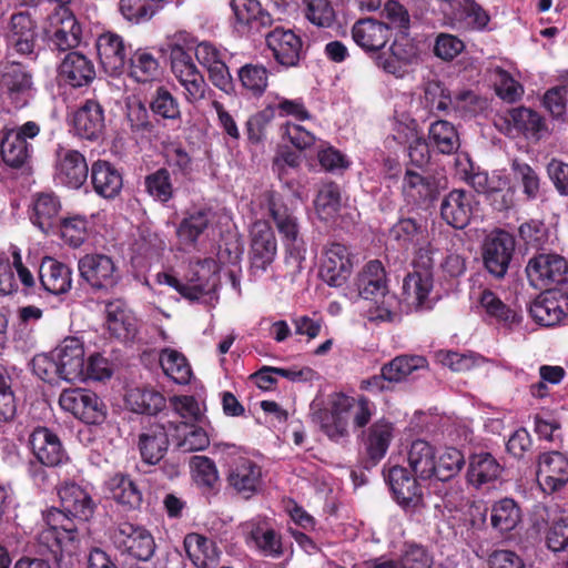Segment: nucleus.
<instances>
[{
    "instance_id": "obj_1",
    "label": "nucleus",
    "mask_w": 568,
    "mask_h": 568,
    "mask_svg": "<svg viewBox=\"0 0 568 568\" xmlns=\"http://www.w3.org/2000/svg\"><path fill=\"white\" fill-rule=\"evenodd\" d=\"M58 495L61 508L52 507L43 513L44 527L38 535L41 554H51L57 568H72L73 555L80 544V523L88 520L94 510L90 495L75 484H65Z\"/></svg>"
},
{
    "instance_id": "obj_2",
    "label": "nucleus",
    "mask_w": 568,
    "mask_h": 568,
    "mask_svg": "<svg viewBox=\"0 0 568 568\" xmlns=\"http://www.w3.org/2000/svg\"><path fill=\"white\" fill-rule=\"evenodd\" d=\"M170 69L182 89L186 103L197 104L206 98L209 85L193 58L179 43L170 45Z\"/></svg>"
},
{
    "instance_id": "obj_3",
    "label": "nucleus",
    "mask_w": 568,
    "mask_h": 568,
    "mask_svg": "<svg viewBox=\"0 0 568 568\" xmlns=\"http://www.w3.org/2000/svg\"><path fill=\"white\" fill-rule=\"evenodd\" d=\"M357 295L364 300L373 301L378 307L376 314L371 320L386 321L390 320V305H394L395 297L389 294L386 284V273L382 262L377 260L369 261L358 273L354 283Z\"/></svg>"
},
{
    "instance_id": "obj_4",
    "label": "nucleus",
    "mask_w": 568,
    "mask_h": 568,
    "mask_svg": "<svg viewBox=\"0 0 568 568\" xmlns=\"http://www.w3.org/2000/svg\"><path fill=\"white\" fill-rule=\"evenodd\" d=\"M49 44L53 50L68 51L75 49L82 38V28L71 9L54 7L49 13L44 26Z\"/></svg>"
},
{
    "instance_id": "obj_5",
    "label": "nucleus",
    "mask_w": 568,
    "mask_h": 568,
    "mask_svg": "<svg viewBox=\"0 0 568 568\" xmlns=\"http://www.w3.org/2000/svg\"><path fill=\"white\" fill-rule=\"evenodd\" d=\"M515 247V237L504 230H495L484 239L481 245L484 267L496 280L506 276Z\"/></svg>"
},
{
    "instance_id": "obj_6",
    "label": "nucleus",
    "mask_w": 568,
    "mask_h": 568,
    "mask_svg": "<svg viewBox=\"0 0 568 568\" xmlns=\"http://www.w3.org/2000/svg\"><path fill=\"white\" fill-rule=\"evenodd\" d=\"M264 205L274 221L284 245L291 253L300 254L304 245L300 225L296 216L283 202L282 196L275 192H266L264 194Z\"/></svg>"
},
{
    "instance_id": "obj_7",
    "label": "nucleus",
    "mask_w": 568,
    "mask_h": 568,
    "mask_svg": "<svg viewBox=\"0 0 568 568\" xmlns=\"http://www.w3.org/2000/svg\"><path fill=\"white\" fill-rule=\"evenodd\" d=\"M171 430H179V427L174 426V420L164 416L159 420L143 425L138 442L143 462L155 465L164 457L169 448V433Z\"/></svg>"
},
{
    "instance_id": "obj_8",
    "label": "nucleus",
    "mask_w": 568,
    "mask_h": 568,
    "mask_svg": "<svg viewBox=\"0 0 568 568\" xmlns=\"http://www.w3.org/2000/svg\"><path fill=\"white\" fill-rule=\"evenodd\" d=\"M80 276L93 291L108 292L115 287L121 278L113 260L104 254H87L79 260Z\"/></svg>"
},
{
    "instance_id": "obj_9",
    "label": "nucleus",
    "mask_w": 568,
    "mask_h": 568,
    "mask_svg": "<svg viewBox=\"0 0 568 568\" xmlns=\"http://www.w3.org/2000/svg\"><path fill=\"white\" fill-rule=\"evenodd\" d=\"M59 404L65 412L87 424H100L105 418V407L100 398L92 392L84 388L64 389Z\"/></svg>"
},
{
    "instance_id": "obj_10",
    "label": "nucleus",
    "mask_w": 568,
    "mask_h": 568,
    "mask_svg": "<svg viewBox=\"0 0 568 568\" xmlns=\"http://www.w3.org/2000/svg\"><path fill=\"white\" fill-rule=\"evenodd\" d=\"M266 48L277 64L295 68L304 57L303 41L293 30L276 27L265 34Z\"/></svg>"
},
{
    "instance_id": "obj_11",
    "label": "nucleus",
    "mask_w": 568,
    "mask_h": 568,
    "mask_svg": "<svg viewBox=\"0 0 568 568\" xmlns=\"http://www.w3.org/2000/svg\"><path fill=\"white\" fill-rule=\"evenodd\" d=\"M226 483L236 495L250 499L262 490V468L248 458H236L229 467Z\"/></svg>"
},
{
    "instance_id": "obj_12",
    "label": "nucleus",
    "mask_w": 568,
    "mask_h": 568,
    "mask_svg": "<svg viewBox=\"0 0 568 568\" xmlns=\"http://www.w3.org/2000/svg\"><path fill=\"white\" fill-rule=\"evenodd\" d=\"M529 283L538 290L562 283L568 273L567 261L556 254H539L529 260L526 266Z\"/></svg>"
},
{
    "instance_id": "obj_13",
    "label": "nucleus",
    "mask_w": 568,
    "mask_h": 568,
    "mask_svg": "<svg viewBox=\"0 0 568 568\" xmlns=\"http://www.w3.org/2000/svg\"><path fill=\"white\" fill-rule=\"evenodd\" d=\"M85 158L77 150L59 145L55 151L54 180L68 187L79 189L88 179Z\"/></svg>"
},
{
    "instance_id": "obj_14",
    "label": "nucleus",
    "mask_w": 568,
    "mask_h": 568,
    "mask_svg": "<svg viewBox=\"0 0 568 568\" xmlns=\"http://www.w3.org/2000/svg\"><path fill=\"white\" fill-rule=\"evenodd\" d=\"M114 545L140 560H149L155 551L154 538L145 528L121 523L113 534Z\"/></svg>"
},
{
    "instance_id": "obj_15",
    "label": "nucleus",
    "mask_w": 568,
    "mask_h": 568,
    "mask_svg": "<svg viewBox=\"0 0 568 568\" xmlns=\"http://www.w3.org/2000/svg\"><path fill=\"white\" fill-rule=\"evenodd\" d=\"M250 261L251 266L258 271L274 262L277 253V242L272 227L264 221H256L251 227Z\"/></svg>"
},
{
    "instance_id": "obj_16",
    "label": "nucleus",
    "mask_w": 568,
    "mask_h": 568,
    "mask_svg": "<svg viewBox=\"0 0 568 568\" xmlns=\"http://www.w3.org/2000/svg\"><path fill=\"white\" fill-rule=\"evenodd\" d=\"M536 476L545 491L554 493L568 483V458L560 452L551 450L539 454Z\"/></svg>"
},
{
    "instance_id": "obj_17",
    "label": "nucleus",
    "mask_w": 568,
    "mask_h": 568,
    "mask_svg": "<svg viewBox=\"0 0 568 568\" xmlns=\"http://www.w3.org/2000/svg\"><path fill=\"white\" fill-rule=\"evenodd\" d=\"M60 379L68 383L84 381V347L77 337L64 338L54 349Z\"/></svg>"
},
{
    "instance_id": "obj_18",
    "label": "nucleus",
    "mask_w": 568,
    "mask_h": 568,
    "mask_svg": "<svg viewBox=\"0 0 568 568\" xmlns=\"http://www.w3.org/2000/svg\"><path fill=\"white\" fill-rule=\"evenodd\" d=\"M36 22L29 12L13 13L4 30L9 48L22 55H31L37 42Z\"/></svg>"
},
{
    "instance_id": "obj_19",
    "label": "nucleus",
    "mask_w": 568,
    "mask_h": 568,
    "mask_svg": "<svg viewBox=\"0 0 568 568\" xmlns=\"http://www.w3.org/2000/svg\"><path fill=\"white\" fill-rule=\"evenodd\" d=\"M353 263L348 248L339 243L329 244L323 254L320 274L329 286H342L351 275Z\"/></svg>"
},
{
    "instance_id": "obj_20",
    "label": "nucleus",
    "mask_w": 568,
    "mask_h": 568,
    "mask_svg": "<svg viewBox=\"0 0 568 568\" xmlns=\"http://www.w3.org/2000/svg\"><path fill=\"white\" fill-rule=\"evenodd\" d=\"M29 446L43 466L55 467L68 459L60 438L47 427H38L30 434Z\"/></svg>"
},
{
    "instance_id": "obj_21",
    "label": "nucleus",
    "mask_w": 568,
    "mask_h": 568,
    "mask_svg": "<svg viewBox=\"0 0 568 568\" xmlns=\"http://www.w3.org/2000/svg\"><path fill=\"white\" fill-rule=\"evenodd\" d=\"M530 316L540 325L555 326L568 317V295L547 292L529 306Z\"/></svg>"
},
{
    "instance_id": "obj_22",
    "label": "nucleus",
    "mask_w": 568,
    "mask_h": 568,
    "mask_svg": "<svg viewBox=\"0 0 568 568\" xmlns=\"http://www.w3.org/2000/svg\"><path fill=\"white\" fill-rule=\"evenodd\" d=\"M387 483L399 505L415 509L423 503V491L417 478L412 477L403 466L395 465L387 470Z\"/></svg>"
},
{
    "instance_id": "obj_23",
    "label": "nucleus",
    "mask_w": 568,
    "mask_h": 568,
    "mask_svg": "<svg viewBox=\"0 0 568 568\" xmlns=\"http://www.w3.org/2000/svg\"><path fill=\"white\" fill-rule=\"evenodd\" d=\"M72 123L80 138L95 141L105 129L104 109L97 100H87L74 112Z\"/></svg>"
},
{
    "instance_id": "obj_24",
    "label": "nucleus",
    "mask_w": 568,
    "mask_h": 568,
    "mask_svg": "<svg viewBox=\"0 0 568 568\" xmlns=\"http://www.w3.org/2000/svg\"><path fill=\"white\" fill-rule=\"evenodd\" d=\"M390 27L374 18L356 21L352 28V37L357 45L365 51H378L390 38Z\"/></svg>"
},
{
    "instance_id": "obj_25",
    "label": "nucleus",
    "mask_w": 568,
    "mask_h": 568,
    "mask_svg": "<svg viewBox=\"0 0 568 568\" xmlns=\"http://www.w3.org/2000/svg\"><path fill=\"white\" fill-rule=\"evenodd\" d=\"M59 78L72 88L88 85L95 78L94 64L84 54L72 51L60 63Z\"/></svg>"
},
{
    "instance_id": "obj_26",
    "label": "nucleus",
    "mask_w": 568,
    "mask_h": 568,
    "mask_svg": "<svg viewBox=\"0 0 568 568\" xmlns=\"http://www.w3.org/2000/svg\"><path fill=\"white\" fill-rule=\"evenodd\" d=\"M32 74L20 63L7 64L0 74V91L16 103L23 104L32 90Z\"/></svg>"
},
{
    "instance_id": "obj_27",
    "label": "nucleus",
    "mask_w": 568,
    "mask_h": 568,
    "mask_svg": "<svg viewBox=\"0 0 568 568\" xmlns=\"http://www.w3.org/2000/svg\"><path fill=\"white\" fill-rule=\"evenodd\" d=\"M97 51L100 62L110 74L120 73L126 60V50L123 39L113 32H105L97 40Z\"/></svg>"
},
{
    "instance_id": "obj_28",
    "label": "nucleus",
    "mask_w": 568,
    "mask_h": 568,
    "mask_svg": "<svg viewBox=\"0 0 568 568\" xmlns=\"http://www.w3.org/2000/svg\"><path fill=\"white\" fill-rule=\"evenodd\" d=\"M403 193L409 203L420 204L433 201L439 190L438 181L430 174H422L414 170L405 172Z\"/></svg>"
},
{
    "instance_id": "obj_29",
    "label": "nucleus",
    "mask_w": 568,
    "mask_h": 568,
    "mask_svg": "<svg viewBox=\"0 0 568 568\" xmlns=\"http://www.w3.org/2000/svg\"><path fill=\"white\" fill-rule=\"evenodd\" d=\"M443 220L455 229H464L471 217V197L463 190L449 192L442 202Z\"/></svg>"
},
{
    "instance_id": "obj_30",
    "label": "nucleus",
    "mask_w": 568,
    "mask_h": 568,
    "mask_svg": "<svg viewBox=\"0 0 568 568\" xmlns=\"http://www.w3.org/2000/svg\"><path fill=\"white\" fill-rule=\"evenodd\" d=\"M407 463L417 479H435L436 449L428 442L414 440L407 450Z\"/></svg>"
},
{
    "instance_id": "obj_31",
    "label": "nucleus",
    "mask_w": 568,
    "mask_h": 568,
    "mask_svg": "<svg viewBox=\"0 0 568 568\" xmlns=\"http://www.w3.org/2000/svg\"><path fill=\"white\" fill-rule=\"evenodd\" d=\"M231 8L239 24L247 31L261 32L273 24L271 14L257 0H232Z\"/></svg>"
},
{
    "instance_id": "obj_32",
    "label": "nucleus",
    "mask_w": 568,
    "mask_h": 568,
    "mask_svg": "<svg viewBox=\"0 0 568 568\" xmlns=\"http://www.w3.org/2000/svg\"><path fill=\"white\" fill-rule=\"evenodd\" d=\"M39 278L43 288L55 295L67 293L72 284L71 270L50 256L43 257L39 267Z\"/></svg>"
},
{
    "instance_id": "obj_33",
    "label": "nucleus",
    "mask_w": 568,
    "mask_h": 568,
    "mask_svg": "<svg viewBox=\"0 0 568 568\" xmlns=\"http://www.w3.org/2000/svg\"><path fill=\"white\" fill-rule=\"evenodd\" d=\"M429 237L427 223L423 219H399L389 230V239L404 250L425 243Z\"/></svg>"
},
{
    "instance_id": "obj_34",
    "label": "nucleus",
    "mask_w": 568,
    "mask_h": 568,
    "mask_svg": "<svg viewBox=\"0 0 568 568\" xmlns=\"http://www.w3.org/2000/svg\"><path fill=\"white\" fill-rule=\"evenodd\" d=\"M214 219L211 207L191 209L176 229V235L182 244L195 245L199 236L209 227Z\"/></svg>"
},
{
    "instance_id": "obj_35",
    "label": "nucleus",
    "mask_w": 568,
    "mask_h": 568,
    "mask_svg": "<svg viewBox=\"0 0 568 568\" xmlns=\"http://www.w3.org/2000/svg\"><path fill=\"white\" fill-rule=\"evenodd\" d=\"M394 438V426L385 418L372 424L364 437V445L369 459L376 464L385 457Z\"/></svg>"
},
{
    "instance_id": "obj_36",
    "label": "nucleus",
    "mask_w": 568,
    "mask_h": 568,
    "mask_svg": "<svg viewBox=\"0 0 568 568\" xmlns=\"http://www.w3.org/2000/svg\"><path fill=\"white\" fill-rule=\"evenodd\" d=\"M91 180L94 191L105 199H114L123 186L121 173L108 161L92 164Z\"/></svg>"
},
{
    "instance_id": "obj_37",
    "label": "nucleus",
    "mask_w": 568,
    "mask_h": 568,
    "mask_svg": "<svg viewBox=\"0 0 568 568\" xmlns=\"http://www.w3.org/2000/svg\"><path fill=\"white\" fill-rule=\"evenodd\" d=\"M503 468L489 453L473 455L467 470L468 483L479 488L495 483L501 475Z\"/></svg>"
},
{
    "instance_id": "obj_38",
    "label": "nucleus",
    "mask_w": 568,
    "mask_h": 568,
    "mask_svg": "<svg viewBox=\"0 0 568 568\" xmlns=\"http://www.w3.org/2000/svg\"><path fill=\"white\" fill-rule=\"evenodd\" d=\"M184 548L187 557L196 568H213L219 558L213 540L192 532L184 538Z\"/></svg>"
},
{
    "instance_id": "obj_39",
    "label": "nucleus",
    "mask_w": 568,
    "mask_h": 568,
    "mask_svg": "<svg viewBox=\"0 0 568 568\" xmlns=\"http://www.w3.org/2000/svg\"><path fill=\"white\" fill-rule=\"evenodd\" d=\"M479 306L485 315L501 324L505 327L513 328L521 322V315L506 305L494 292L485 290L480 293Z\"/></svg>"
},
{
    "instance_id": "obj_40",
    "label": "nucleus",
    "mask_w": 568,
    "mask_h": 568,
    "mask_svg": "<svg viewBox=\"0 0 568 568\" xmlns=\"http://www.w3.org/2000/svg\"><path fill=\"white\" fill-rule=\"evenodd\" d=\"M105 323L108 329L118 337H128L135 332V318L126 303L116 298L105 303Z\"/></svg>"
},
{
    "instance_id": "obj_41",
    "label": "nucleus",
    "mask_w": 568,
    "mask_h": 568,
    "mask_svg": "<svg viewBox=\"0 0 568 568\" xmlns=\"http://www.w3.org/2000/svg\"><path fill=\"white\" fill-rule=\"evenodd\" d=\"M336 412L349 415L355 428L365 427L376 412V406L366 397L354 398L339 394L335 397Z\"/></svg>"
},
{
    "instance_id": "obj_42",
    "label": "nucleus",
    "mask_w": 568,
    "mask_h": 568,
    "mask_svg": "<svg viewBox=\"0 0 568 568\" xmlns=\"http://www.w3.org/2000/svg\"><path fill=\"white\" fill-rule=\"evenodd\" d=\"M248 528L251 539L264 556L280 558L284 554L281 535L265 521L252 520Z\"/></svg>"
},
{
    "instance_id": "obj_43",
    "label": "nucleus",
    "mask_w": 568,
    "mask_h": 568,
    "mask_svg": "<svg viewBox=\"0 0 568 568\" xmlns=\"http://www.w3.org/2000/svg\"><path fill=\"white\" fill-rule=\"evenodd\" d=\"M433 288V275L430 272H413L406 275L403 282V294L408 305L415 308H428L425 305Z\"/></svg>"
},
{
    "instance_id": "obj_44",
    "label": "nucleus",
    "mask_w": 568,
    "mask_h": 568,
    "mask_svg": "<svg viewBox=\"0 0 568 568\" xmlns=\"http://www.w3.org/2000/svg\"><path fill=\"white\" fill-rule=\"evenodd\" d=\"M190 466L196 486L204 494L215 495L220 487V476L215 463L206 456H193Z\"/></svg>"
},
{
    "instance_id": "obj_45",
    "label": "nucleus",
    "mask_w": 568,
    "mask_h": 568,
    "mask_svg": "<svg viewBox=\"0 0 568 568\" xmlns=\"http://www.w3.org/2000/svg\"><path fill=\"white\" fill-rule=\"evenodd\" d=\"M60 202L52 193H39L33 199L31 221L42 232H48L60 212Z\"/></svg>"
},
{
    "instance_id": "obj_46",
    "label": "nucleus",
    "mask_w": 568,
    "mask_h": 568,
    "mask_svg": "<svg viewBox=\"0 0 568 568\" xmlns=\"http://www.w3.org/2000/svg\"><path fill=\"white\" fill-rule=\"evenodd\" d=\"M0 151L3 162L13 169L24 166L31 156L30 143L13 132L6 133Z\"/></svg>"
},
{
    "instance_id": "obj_47",
    "label": "nucleus",
    "mask_w": 568,
    "mask_h": 568,
    "mask_svg": "<svg viewBox=\"0 0 568 568\" xmlns=\"http://www.w3.org/2000/svg\"><path fill=\"white\" fill-rule=\"evenodd\" d=\"M112 498L129 509H136L142 504V491L128 476L115 475L109 481Z\"/></svg>"
},
{
    "instance_id": "obj_48",
    "label": "nucleus",
    "mask_w": 568,
    "mask_h": 568,
    "mask_svg": "<svg viewBox=\"0 0 568 568\" xmlns=\"http://www.w3.org/2000/svg\"><path fill=\"white\" fill-rule=\"evenodd\" d=\"M170 407L182 419L180 424L174 422V426L179 427V430H174L175 433L189 428V425L194 423H201L204 417L200 403L193 396H173L170 398Z\"/></svg>"
},
{
    "instance_id": "obj_49",
    "label": "nucleus",
    "mask_w": 568,
    "mask_h": 568,
    "mask_svg": "<svg viewBox=\"0 0 568 568\" xmlns=\"http://www.w3.org/2000/svg\"><path fill=\"white\" fill-rule=\"evenodd\" d=\"M428 140L444 154H452L459 148V136L455 126L445 120H438L430 124Z\"/></svg>"
},
{
    "instance_id": "obj_50",
    "label": "nucleus",
    "mask_w": 568,
    "mask_h": 568,
    "mask_svg": "<svg viewBox=\"0 0 568 568\" xmlns=\"http://www.w3.org/2000/svg\"><path fill=\"white\" fill-rule=\"evenodd\" d=\"M160 364L168 377L176 384H187L192 376L191 367L183 354L165 348L160 354Z\"/></svg>"
},
{
    "instance_id": "obj_51",
    "label": "nucleus",
    "mask_w": 568,
    "mask_h": 568,
    "mask_svg": "<svg viewBox=\"0 0 568 568\" xmlns=\"http://www.w3.org/2000/svg\"><path fill=\"white\" fill-rule=\"evenodd\" d=\"M427 361L423 356H397L385 364L384 376L388 383H400L418 369L426 368Z\"/></svg>"
},
{
    "instance_id": "obj_52",
    "label": "nucleus",
    "mask_w": 568,
    "mask_h": 568,
    "mask_svg": "<svg viewBox=\"0 0 568 568\" xmlns=\"http://www.w3.org/2000/svg\"><path fill=\"white\" fill-rule=\"evenodd\" d=\"M342 206V195L339 186L335 183L324 184L315 199V210L318 217L323 221L334 220Z\"/></svg>"
},
{
    "instance_id": "obj_53",
    "label": "nucleus",
    "mask_w": 568,
    "mask_h": 568,
    "mask_svg": "<svg viewBox=\"0 0 568 568\" xmlns=\"http://www.w3.org/2000/svg\"><path fill=\"white\" fill-rule=\"evenodd\" d=\"M131 409L139 414L155 415L165 406V398L154 389H132L126 395Z\"/></svg>"
},
{
    "instance_id": "obj_54",
    "label": "nucleus",
    "mask_w": 568,
    "mask_h": 568,
    "mask_svg": "<svg viewBox=\"0 0 568 568\" xmlns=\"http://www.w3.org/2000/svg\"><path fill=\"white\" fill-rule=\"evenodd\" d=\"M520 509L510 498L497 501L491 508V525L500 532L513 530L520 521Z\"/></svg>"
},
{
    "instance_id": "obj_55",
    "label": "nucleus",
    "mask_w": 568,
    "mask_h": 568,
    "mask_svg": "<svg viewBox=\"0 0 568 568\" xmlns=\"http://www.w3.org/2000/svg\"><path fill=\"white\" fill-rule=\"evenodd\" d=\"M150 110L163 120H180L181 109L178 99L164 87L160 85L150 99Z\"/></svg>"
},
{
    "instance_id": "obj_56",
    "label": "nucleus",
    "mask_w": 568,
    "mask_h": 568,
    "mask_svg": "<svg viewBox=\"0 0 568 568\" xmlns=\"http://www.w3.org/2000/svg\"><path fill=\"white\" fill-rule=\"evenodd\" d=\"M160 75L159 61L149 52L136 51L130 59V77L139 83H148Z\"/></svg>"
},
{
    "instance_id": "obj_57",
    "label": "nucleus",
    "mask_w": 568,
    "mask_h": 568,
    "mask_svg": "<svg viewBox=\"0 0 568 568\" xmlns=\"http://www.w3.org/2000/svg\"><path fill=\"white\" fill-rule=\"evenodd\" d=\"M242 87L253 97L262 95L268 85V70L262 64H245L239 70Z\"/></svg>"
},
{
    "instance_id": "obj_58",
    "label": "nucleus",
    "mask_w": 568,
    "mask_h": 568,
    "mask_svg": "<svg viewBox=\"0 0 568 568\" xmlns=\"http://www.w3.org/2000/svg\"><path fill=\"white\" fill-rule=\"evenodd\" d=\"M510 119L518 130L523 131L527 136L536 140L540 139L542 133L546 131L544 119L531 109H515L510 112Z\"/></svg>"
},
{
    "instance_id": "obj_59",
    "label": "nucleus",
    "mask_w": 568,
    "mask_h": 568,
    "mask_svg": "<svg viewBox=\"0 0 568 568\" xmlns=\"http://www.w3.org/2000/svg\"><path fill=\"white\" fill-rule=\"evenodd\" d=\"M322 430L333 440H339L348 435L347 416L336 412L335 399L331 410H323L316 415Z\"/></svg>"
},
{
    "instance_id": "obj_60",
    "label": "nucleus",
    "mask_w": 568,
    "mask_h": 568,
    "mask_svg": "<svg viewBox=\"0 0 568 568\" xmlns=\"http://www.w3.org/2000/svg\"><path fill=\"white\" fill-rule=\"evenodd\" d=\"M144 185L146 192L155 201L166 203L173 196V185L166 169H159L145 176Z\"/></svg>"
},
{
    "instance_id": "obj_61",
    "label": "nucleus",
    "mask_w": 568,
    "mask_h": 568,
    "mask_svg": "<svg viewBox=\"0 0 568 568\" xmlns=\"http://www.w3.org/2000/svg\"><path fill=\"white\" fill-rule=\"evenodd\" d=\"M305 18L314 26L329 28L335 21V10L329 0H303Z\"/></svg>"
},
{
    "instance_id": "obj_62",
    "label": "nucleus",
    "mask_w": 568,
    "mask_h": 568,
    "mask_svg": "<svg viewBox=\"0 0 568 568\" xmlns=\"http://www.w3.org/2000/svg\"><path fill=\"white\" fill-rule=\"evenodd\" d=\"M465 464L464 455L456 448H447L435 464V479L446 481L455 477Z\"/></svg>"
},
{
    "instance_id": "obj_63",
    "label": "nucleus",
    "mask_w": 568,
    "mask_h": 568,
    "mask_svg": "<svg viewBox=\"0 0 568 568\" xmlns=\"http://www.w3.org/2000/svg\"><path fill=\"white\" fill-rule=\"evenodd\" d=\"M511 170L515 179L521 184L527 199H537L540 192V178L537 172L529 164L519 160L513 161Z\"/></svg>"
},
{
    "instance_id": "obj_64",
    "label": "nucleus",
    "mask_w": 568,
    "mask_h": 568,
    "mask_svg": "<svg viewBox=\"0 0 568 568\" xmlns=\"http://www.w3.org/2000/svg\"><path fill=\"white\" fill-rule=\"evenodd\" d=\"M551 513L547 544L552 551H560L568 546V515L556 510Z\"/></svg>"
}]
</instances>
